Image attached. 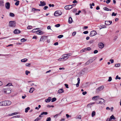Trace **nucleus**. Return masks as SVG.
Wrapping results in <instances>:
<instances>
[{
	"mask_svg": "<svg viewBox=\"0 0 121 121\" xmlns=\"http://www.w3.org/2000/svg\"><path fill=\"white\" fill-rule=\"evenodd\" d=\"M11 83H9L6 86V87L4 88L2 91L4 93L6 94H9L10 93L11 91V89L10 87L8 86L11 85Z\"/></svg>",
	"mask_w": 121,
	"mask_h": 121,
	"instance_id": "1",
	"label": "nucleus"
},
{
	"mask_svg": "<svg viewBox=\"0 0 121 121\" xmlns=\"http://www.w3.org/2000/svg\"><path fill=\"white\" fill-rule=\"evenodd\" d=\"M11 104L9 101H4L0 102V106L9 105Z\"/></svg>",
	"mask_w": 121,
	"mask_h": 121,
	"instance_id": "2",
	"label": "nucleus"
},
{
	"mask_svg": "<svg viewBox=\"0 0 121 121\" xmlns=\"http://www.w3.org/2000/svg\"><path fill=\"white\" fill-rule=\"evenodd\" d=\"M16 23L15 21H10L9 22V26L10 27H14L16 25Z\"/></svg>",
	"mask_w": 121,
	"mask_h": 121,
	"instance_id": "3",
	"label": "nucleus"
},
{
	"mask_svg": "<svg viewBox=\"0 0 121 121\" xmlns=\"http://www.w3.org/2000/svg\"><path fill=\"white\" fill-rule=\"evenodd\" d=\"M62 13L61 11L58 10L56 11L54 14V15L56 16H58L61 15Z\"/></svg>",
	"mask_w": 121,
	"mask_h": 121,
	"instance_id": "4",
	"label": "nucleus"
},
{
	"mask_svg": "<svg viewBox=\"0 0 121 121\" xmlns=\"http://www.w3.org/2000/svg\"><path fill=\"white\" fill-rule=\"evenodd\" d=\"M97 34V32L95 30H93L91 32L90 34V36H94Z\"/></svg>",
	"mask_w": 121,
	"mask_h": 121,
	"instance_id": "5",
	"label": "nucleus"
},
{
	"mask_svg": "<svg viewBox=\"0 0 121 121\" xmlns=\"http://www.w3.org/2000/svg\"><path fill=\"white\" fill-rule=\"evenodd\" d=\"M73 7L72 5H69L65 6V9L66 10L70 9Z\"/></svg>",
	"mask_w": 121,
	"mask_h": 121,
	"instance_id": "6",
	"label": "nucleus"
},
{
	"mask_svg": "<svg viewBox=\"0 0 121 121\" xmlns=\"http://www.w3.org/2000/svg\"><path fill=\"white\" fill-rule=\"evenodd\" d=\"M63 58H61V59L62 60H65L68 58V57H67V55L66 54L63 55L62 56Z\"/></svg>",
	"mask_w": 121,
	"mask_h": 121,
	"instance_id": "7",
	"label": "nucleus"
},
{
	"mask_svg": "<svg viewBox=\"0 0 121 121\" xmlns=\"http://www.w3.org/2000/svg\"><path fill=\"white\" fill-rule=\"evenodd\" d=\"M99 47L101 49L103 48L104 46V44L102 43H99L98 44Z\"/></svg>",
	"mask_w": 121,
	"mask_h": 121,
	"instance_id": "8",
	"label": "nucleus"
},
{
	"mask_svg": "<svg viewBox=\"0 0 121 121\" xmlns=\"http://www.w3.org/2000/svg\"><path fill=\"white\" fill-rule=\"evenodd\" d=\"M93 61L94 60L93 59H90L85 63V65H88L92 63Z\"/></svg>",
	"mask_w": 121,
	"mask_h": 121,
	"instance_id": "9",
	"label": "nucleus"
},
{
	"mask_svg": "<svg viewBox=\"0 0 121 121\" xmlns=\"http://www.w3.org/2000/svg\"><path fill=\"white\" fill-rule=\"evenodd\" d=\"M104 88V86H102L97 89V92H99L100 91L102 90Z\"/></svg>",
	"mask_w": 121,
	"mask_h": 121,
	"instance_id": "10",
	"label": "nucleus"
},
{
	"mask_svg": "<svg viewBox=\"0 0 121 121\" xmlns=\"http://www.w3.org/2000/svg\"><path fill=\"white\" fill-rule=\"evenodd\" d=\"M10 4L9 2H7L5 4V6L6 8L8 9H9L10 8Z\"/></svg>",
	"mask_w": 121,
	"mask_h": 121,
	"instance_id": "11",
	"label": "nucleus"
},
{
	"mask_svg": "<svg viewBox=\"0 0 121 121\" xmlns=\"http://www.w3.org/2000/svg\"><path fill=\"white\" fill-rule=\"evenodd\" d=\"M36 34L38 35H42L43 34V33L40 30H39L37 31Z\"/></svg>",
	"mask_w": 121,
	"mask_h": 121,
	"instance_id": "12",
	"label": "nucleus"
},
{
	"mask_svg": "<svg viewBox=\"0 0 121 121\" xmlns=\"http://www.w3.org/2000/svg\"><path fill=\"white\" fill-rule=\"evenodd\" d=\"M40 4H39V6H43L46 5V3L44 1H40Z\"/></svg>",
	"mask_w": 121,
	"mask_h": 121,
	"instance_id": "13",
	"label": "nucleus"
},
{
	"mask_svg": "<svg viewBox=\"0 0 121 121\" xmlns=\"http://www.w3.org/2000/svg\"><path fill=\"white\" fill-rule=\"evenodd\" d=\"M112 23V21H105V24L106 25H109L111 24Z\"/></svg>",
	"mask_w": 121,
	"mask_h": 121,
	"instance_id": "14",
	"label": "nucleus"
},
{
	"mask_svg": "<svg viewBox=\"0 0 121 121\" xmlns=\"http://www.w3.org/2000/svg\"><path fill=\"white\" fill-rule=\"evenodd\" d=\"M51 100V97H49L47 99L45 100V101L47 103H48L50 102Z\"/></svg>",
	"mask_w": 121,
	"mask_h": 121,
	"instance_id": "15",
	"label": "nucleus"
},
{
	"mask_svg": "<svg viewBox=\"0 0 121 121\" xmlns=\"http://www.w3.org/2000/svg\"><path fill=\"white\" fill-rule=\"evenodd\" d=\"M21 32L20 30L18 29H15L14 31V33L15 34H17L20 33Z\"/></svg>",
	"mask_w": 121,
	"mask_h": 121,
	"instance_id": "16",
	"label": "nucleus"
},
{
	"mask_svg": "<svg viewBox=\"0 0 121 121\" xmlns=\"http://www.w3.org/2000/svg\"><path fill=\"white\" fill-rule=\"evenodd\" d=\"M47 37V36H43L42 37H41L40 38V41H42L43 39H46Z\"/></svg>",
	"mask_w": 121,
	"mask_h": 121,
	"instance_id": "17",
	"label": "nucleus"
},
{
	"mask_svg": "<svg viewBox=\"0 0 121 121\" xmlns=\"http://www.w3.org/2000/svg\"><path fill=\"white\" fill-rule=\"evenodd\" d=\"M77 80L78 81V82L76 84V86L77 87H78L79 86L80 81V78H77Z\"/></svg>",
	"mask_w": 121,
	"mask_h": 121,
	"instance_id": "18",
	"label": "nucleus"
},
{
	"mask_svg": "<svg viewBox=\"0 0 121 121\" xmlns=\"http://www.w3.org/2000/svg\"><path fill=\"white\" fill-rule=\"evenodd\" d=\"M73 21L72 19V18L70 17L69 18L68 22L69 23L71 24L72 23Z\"/></svg>",
	"mask_w": 121,
	"mask_h": 121,
	"instance_id": "19",
	"label": "nucleus"
},
{
	"mask_svg": "<svg viewBox=\"0 0 121 121\" xmlns=\"http://www.w3.org/2000/svg\"><path fill=\"white\" fill-rule=\"evenodd\" d=\"M99 99H101L102 100H103V101H99L98 103V104H103L104 102L105 101L104 100L101 98H100Z\"/></svg>",
	"mask_w": 121,
	"mask_h": 121,
	"instance_id": "20",
	"label": "nucleus"
},
{
	"mask_svg": "<svg viewBox=\"0 0 121 121\" xmlns=\"http://www.w3.org/2000/svg\"><path fill=\"white\" fill-rule=\"evenodd\" d=\"M34 90L35 89L34 88H31L29 92L30 93H32Z\"/></svg>",
	"mask_w": 121,
	"mask_h": 121,
	"instance_id": "21",
	"label": "nucleus"
},
{
	"mask_svg": "<svg viewBox=\"0 0 121 121\" xmlns=\"http://www.w3.org/2000/svg\"><path fill=\"white\" fill-rule=\"evenodd\" d=\"M64 91L63 89H60L58 91V93H61L63 92Z\"/></svg>",
	"mask_w": 121,
	"mask_h": 121,
	"instance_id": "22",
	"label": "nucleus"
},
{
	"mask_svg": "<svg viewBox=\"0 0 121 121\" xmlns=\"http://www.w3.org/2000/svg\"><path fill=\"white\" fill-rule=\"evenodd\" d=\"M103 9L107 11H111V9H108L107 7H105Z\"/></svg>",
	"mask_w": 121,
	"mask_h": 121,
	"instance_id": "23",
	"label": "nucleus"
},
{
	"mask_svg": "<svg viewBox=\"0 0 121 121\" xmlns=\"http://www.w3.org/2000/svg\"><path fill=\"white\" fill-rule=\"evenodd\" d=\"M4 1H3L1 0L0 1V6H4Z\"/></svg>",
	"mask_w": 121,
	"mask_h": 121,
	"instance_id": "24",
	"label": "nucleus"
},
{
	"mask_svg": "<svg viewBox=\"0 0 121 121\" xmlns=\"http://www.w3.org/2000/svg\"><path fill=\"white\" fill-rule=\"evenodd\" d=\"M108 119H111L115 120L116 118L115 117H114L113 115H112L110 117V118H108Z\"/></svg>",
	"mask_w": 121,
	"mask_h": 121,
	"instance_id": "25",
	"label": "nucleus"
},
{
	"mask_svg": "<svg viewBox=\"0 0 121 121\" xmlns=\"http://www.w3.org/2000/svg\"><path fill=\"white\" fill-rule=\"evenodd\" d=\"M27 59L26 58H24L23 59L21 60V61L22 62H25L27 61Z\"/></svg>",
	"mask_w": 121,
	"mask_h": 121,
	"instance_id": "26",
	"label": "nucleus"
},
{
	"mask_svg": "<svg viewBox=\"0 0 121 121\" xmlns=\"http://www.w3.org/2000/svg\"><path fill=\"white\" fill-rule=\"evenodd\" d=\"M32 10L35 11H40V10L39 9H37L35 8H33L32 9Z\"/></svg>",
	"mask_w": 121,
	"mask_h": 121,
	"instance_id": "27",
	"label": "nucleus"
},
{
	"mask_svg": "<svg viewBox=\"0 0 121 121\" xmlns=\"http://www.w3.org/2000/svg\"><path fill=\"white\" fill-rule=\"evenodd\" d=\"M39 29V28H36L35 29H34L32 30V32H33V33L35 32L36 33V32L37 31L36 30H38Z\"/></svg>",
	"mask_w": 121,
	"mask_h": 121,
	"instance_id": "28",
	"label": "nucleus"
},
{
	"mask_svg": "<svg viewBox=\"0 0 121 121\" xmlns=\"http://www.w3.org/2000/svg\"><path fill=\"white\" fill-rule=\"evenodd\" d=\"M30 109V108L29 107H27V108H26L25 109V112H27Z\"/></svg>",
	"mask_w": 121,
	"mask_h": 121,
	"instance_id": "29",
	"label": "nucleus"
},
{
	"mask_svg": "<svg viewBox=\"0 0 121 121\" xmlns=\"http://www.w3.org/2000/svg\"><path fill=\"white\" fill-rule=\"evenodd\" d=\"M19 1L17 0V1L15 3V4L17 6H18L19 4Z\"/></svg>",
	"mask_w": 121,
	"mask_h": 121,
	"instance_id": "30",
	"label": "nucleus"
},
{
	"mask_svg": "<svg viewBox=\"0 0 121 121\" xmlns=\"http://www.w3.org/2000/svg\"><path fill=\"white\" fill-rule=\"evenodd\" d=\"M95 111H93L91 114V116L93 117L95 115Z\"/></svg>",
	"mask_w": 121,
	"mask_h": 121,
	"instance_id": "31",
	"label": "nucleus"
},
{
	"mask_svg": "<svg viewBox=\"0 0 121 121\" xmlns=\"http://www.w3.org/2000/svg\"><path fill=\"white\" fill-rule=\"evenodd\" d=\"M48 114V113L47 112H43L41 113V115H43V114L46 115L47 114Z\"/></svg>",
	"mask_w": 121,
	"mask_h": 121,
	"instance_id": "32",
	"label": "nucleus"
},
{
	"mask_svg": "<svg viewBox=\"0 0 121 121\" xmlns=\"http://www.w3.org/2000/svg\"><path fill=\"white\" fill-rule=\"evenodd\" d=\"M26 41V39L24 38H23L21 39V41L22 42H24Z\"/></svg>",
	"mask_w": 121,
	"mask_h": 121,
	"instance_id": "33",
	"label": "nucleus"
},
{
	"mask_svg": "<svg viewBox=\"0 0 121 121\" xmlns=\"http://www.w3.org/2000/svg\"><path fill=\"white\" fill-rule=\"evenodd\" d=\"M56 98L54 97L52 99V100L51 102H53L55 101H56Z\"/></svg>",
	"mask_w": 121,
	"mask_h": 121,
	"instance_id": "34",
	"label": "nucleus"
},
{
	"mask_svg": "<svg viewBox=\"0 0 121 121\" xmlns=\"http://www.w3.org/2000/svg\"><path fill=\"white\" fill-rule=\"evenodd\" d=\"M120 64L119 63H117L115 64V66L116 67H119L120 66Z\"/></svg>",
	"mask_w": 121,
	"mask_h": 121,
	"instance_id": "35",
	"label": "nucleus"
},
{
	"mask_svg": "<svg viewBox=\"0 0 121 121\" xmlns=\"http://www.w3.org/2000/svg\"><path fill=\"white\" fill-rule=\"evenodd\" d=\"M119 76L118 75H117L116 76V77L115 78V79H116V80H117L118 79L119 80L120 79H121V78L120 77H118Z\"/></svg>",
	"mask_w": 121,
	"mask_h": 121,
	"instance_id": "36",
	"label": "nucleus"
},
{
	"mask_svg": "<svg viewBox=\"0 0 121 121\" xmlns=\"http://www.w3.org/2000/svg\"><path fill=\"white\" fill-rule=\"evenodd\" d=\"M10 16L12 17H13L14 16V15L13 13H10Z\"/></svg>",
	"mask_w": 121,
	"mask_h": 121,
	"instance_id": "37",
	"label": "nucleus"
},
{
	"mask_svg": "<svg viewBox=\"0 0 121 121\" xmlns=\"http://www.w3.org/2000/svg\"><path fill=\"white\" fill-rule=\"evenodd\" d=\"M84 49H86V50L89 51L91 50V48L90 47H88L85 48Z\"/></svg>",
	"mask_w": 121,
	"mask_h": 121,
	"instance_id": "38",
	"label": "nucleus"
},
{
	"mask_svg": "<svg viewBox=\"0 0 121 121\" xmlns=\"http://www.w3.org/2000/svg\"><path fill=\"white\" fill-rule=\"evenodd\" d=\"M63 35H60L58 36V38L59 39L63 37Z\"/></svg>",
	"mask_w": 121,
	"mask_h": 121,
	"instance_id": "39",
	"label": "nucleus"
},
{
	"mask_svg": "<svg viewBox=\"0 0 121 121\" xmlns=\"http://www.w3.org/2000/svg\"><path fill=\"white\" fill-rule=\"evenodd\" d=\"M112 80V78L111 77H109V79L108 80V81L109 82H110Z\"/></svg>",
	"mask_w": 121,
	"mask_h": 121,
	"instance_id": "40",
	"label": "nucleus"
},
{
	"mask_svg": "<svg viewBox=\"0 0 121 121\" xmlns=\"http://www.w3.org/2000/svg\"><path fill=\"white\" fill-rule=\"evenodd\" d=\"M117 13H115L114 12H113L112 13V16H116L117 15Z\"/></svg>",
	"mask_w": 121,
	"mask_h": 121,
	"instance_id": "41",
	"label": "nucleus"
},
{
	"mask_svg": "<svg viewBox=\"0 0 121 121\" xmlns=\"http://www.w3.org/2000/svg\"><path fill=\"white\" fill-rule=\"evenodd\" d=\"M51 118L50 117L48 118L46 120V121H51Z\"/></svg>",
	"mask_w": 121,
	"mask_h": 121,
	"instance_id": "42",
	"label": "nucleus"
},
{
	"mask_svg": "<svg viewBox=\"0 0 121 121\" xmlns=\"http://www.w3.org/2000/svg\"><path fill=\"white\" fill-rule=\"evenodd\" d=\"M96 96H94L92 98V99H94V100H96L97 99V98H96Z\"/></svg>",
	"mask_w": 121,
	"mask_h": 121,
	"instance_id": "43",
	"label": "nucleus"
},
{
	"mask_svg": "<svg viewBox=\"0 0 121 121\" xmlns=\"http://www.w3.org/2000/svg\"><path fill=\"white\" fill-rule=\"evenodd\" d=\"M30 73V72L29 71H28L27 70H26V75H27L29 73Z\"/></svg>",
	"mask_w": 121,
	"mask_h": 121,
	"instance_id": "44",
	"label": "nucleus"
},
{
	"mask_svg": "<svg viewBox=\"0 0 121 121\" xmlns=\"http://www.w3.org/2000/svg\"><path fill=\"white\" fill-rule=\"evenodd\" d=\"M49 6L50 7H53L54 6V5L53 4H49Z\"/></svg>",
	"mask_w": 121,
	"mask_h": 121,
	"instance_id": "45",
	"label": "nucleus"
},
{
	"mask_svg": "<svg viewBox=\"0 0 121 121\" xmlns=\"http://www.w3.org/2000/svg\"><path fill=\"white\" fill-rule=\"evenodd\" d=\"M30 63H26V65L27 67H30Z\"/></svg>",
	"mask_w": 121,
	"mask_h": 121,
	"instance_id": "46",
	"label": "nucleus"
},
{
	"mask_svg": "<svg viewBox=\"0 0 121 121\" xmlns=\"http://www.w3.org/2000/svg\"><path fill=\"white\" fill-rule=\"evenodd\" d=\"M41 119L38 117L34 121H38L40 120Z\"/></svg>",
	"mask_w": 121,
	"mask_h": 121,
	"instance_id": "47",
	"label": "nucleus"
},
{
	"mask_svg": "<svg viewBox=\"0 0 121 121\" xmlns=\"http://www.w3.org/2000/svg\"><path fill=\"white\" fill-rule=\"evenodd\" d=\"M20 117V116L19 115H17L14 116L12 118H16L19 117Z\"/></svg>",
	"mask_w": 121,
	"mask_h": 121,
	"instance_id": "48",
	"label": "nucleus"
},
{
	"mask_svg": "<svg viewBox=\"0 0 121 121\" xmlns=\"http://www.w3.org/2000/svg\"><path fill=\"white\" fill-rule=\"evenodd\" d=\"M81 11L80 10H79L78 13H77L75 14L76 15H79L80 13L81 12Z\"/></svg>",
	"mask_w": 121,
	"mask_h": 121,
	"instance_id": "49",
	"label": "nucleus"
},
{
	"mask_svg": "<svg viewBox=\"0 0 121 121\" xmlns=\"http://www.w3.org/2000/svg\"><path fill=\"white\" fill-rule=\"evenodd\" d=\"M32 26H29L27 27V29H30L32 28Z\"/></svg>",
	"mask_w": 121,
	"mask_h": 121,
	"instance_id": "50",
	"label": "nucleus"
},
{
	"mask_svg": "<svg viewBox=\"0 0 121 121\" xmlns=\"http://www.w3.org/2000/svg\"><path fill=\"white\" fill-rule=\"evenodd\" d=\"M60 26V25L59 24H57L55 25V26L56 27H59Z\"/></svg>",
	"mask_w": 121,
	"mask_h": 121,
	"instance_id": "51",
	"label": "nucleus"
},
{
	"mask_svg": "<svg viewBox=\"0 0 121 121\" xmlns=\"http://www.w3.org/2000/svg\"><path fill=\"white\" fill-rule=\"evenodd\" d=\"M107 0V1H106V3L107 4H108L109 3L110 1H111V0Z\"/></svg>",
	"mask_w": 121,
	"mask_h": 121,
	"instance_id": "52",
	"label": "nucleus"
},
{
	"mask_svg": "<svg viewBox=\"0 0 121 121\" xmlns=\"http://www.w3.org/2000/svg\"><path fill=\"white\" fill-rule=\"evenodd\" d=\"M65 86V87L67 88H69V86H68V85L66 84H64Z\"/></svg>",
	"mask_w": 121,
	"mask_h": 121,
	"instance_id": "53",
	"label": "nucleus"
},
{
	"mask_svg": "<svg viewBox=\"0 0 121 121\" xmlns=\"http://www.w3.org/2000/svg\"><path fill=\"white\" fill-rule=\"evenodd\" d=\"M98 52L97 50H95L94 52V54H96Z\"/></svg>",
	"mask_w": 121,
	"mask_h": 121,
	"instance_id": "54",
	"label": "nucleus"
},
{
	"mask_svg": "<svg viewBox=\"0 0 121 121\" xmlns=\"http://www.w3.org/2000/svg\"><path fill=\"white\" fill-rule=\"evenodd\" d=\"M87 92L86 91L83 92H82V94L84 95L86 94H87Z\"/></svg>",
	"mask_w": 121,
	"mask_h": 121,
	"instance_id": "55",
	"label": "nucleus"
},
{
	"mask_svg": "<svg viewBox=\"0 0 121 121\" xmlns=\"http://www.w3.org/2000/svg\"><path fill=\"white\" fill-rule=\"evenodd\" d=\"M66 116L67 117V118L68 119L69 118V117H71V116H69L68 114H66Z\"/></svg>",
	"mask_w": 121,
	"mask_h": 121,
	"instance_id": "56",
	"label": "nucleus"
},
{
	"mask_svg": "<svg viewBox=\"0 0 121 121\" xmlns=\"http://www.w3.org/2000/svg\"><path fill=\"white\" fill-rule=\"evenodd\" d=\"M48 8V6H45L43 8V9L44 10H46L47 8Z\"/></svg>",
	"mask_w": 121,
	"mask_h": 121,
	"instance_id": "57",
	"label": "nucleus"
},
{
	"mask_svg": "<svg viewBox=\"0 0 121 121\" xmlns=\"http://www.w3.org/2000/svg\"><path fill=\"white\" fill-rule=\"evenodd\" d=\"M111 62V63H113L114 62V60L113 59H110L109 60Z\"/></svg>",
	"mask_w": 121,
	"mask_h": 121,
	"instance_id": "58",
	"label": "nucleus"
},
{
	"mask_svg": "<svg viewBox=\"0 0 121 121\" xmlns=\"http://www.w3.org/2000/svg\"><path fill=\"white\" fill-rule=\"evenodd\" d=\"M88 31H84V32H83V33L85 34H87L88 33Z\"/></svg>",
	"mask_w": 121,
	"mask_h": 121,
	"instance_id": "59",
	"label": "nucleus"
},
{
	"mask_svg": "<svg viewBox=\"0 0 121 121\" xmlns=\"http://www.w3.org/2000/svg\"><path fill=\"white\" fill-rule=\"evenodd\" d=\"M66 55H67V57H68V56H69L71 55V54L70 53H68V54H66Z\"/></svg>",
	"mask_w": 121,
	"mask_h": 121,
	"instance_id": "60",
	"label": "nucleus"
},
{
	"mask_svg": "<svg viewBox=\"0 0 121 121\" xmlns=\"http://www.w3.org/2000/svg\"><path fill=\"white\" fill-rule=\"evenodd\" d=\"M85 50H86V49H82L81 51V53H82L85 51Z\"/></svg>",
	"mask_w": 121,
	"mask_h": 121,
	"instance_id": "61",
	"label": "nucleus"
},
{
	"mask_svg": "<svg viewBox=\"0 0 121 121\" xmlns=\"http://www.w3.org/2000/svg\"><path fill=\"white\" fill-rule=\"evenodd\" d=\"M76 34V32H73L72 33V35L73 36H74Z\"/></svg>",
	"mask_w": 121,
	"mask_h": 121,
	"instance_id": "62",
	"label": "nucleus"
},
{
	"mask_svg": "<svg viewBox=\"0 0 121 121\" xmlns=\"http://www.w3.org/2000/svg\"><path fill=\"white\" fill-rule=\"evenodd\" d=\"M112 119H108V118L107 120V121H111V120Z\"/></svg>",
	"mask_w": 121,
	"mask_h": 121,
	"instance_id": "63",
	"label": "nucleus"
},
{
	"mask_svg": "<svg viewBox=\"0 0 121 121\" xmlns=\"http://www.w3.org/2000/svg\"><path fill=\"white\" fill-rule=\"evenodd\" d=\"M77 10L76 9H73V12L74 13L75 12H76L77 11Z\"/></svg>",
	"mask_w": 121,
	"mask_h": 121,
	"instance_id": "64",
	"label": "nucleus"
}]
</instances>
